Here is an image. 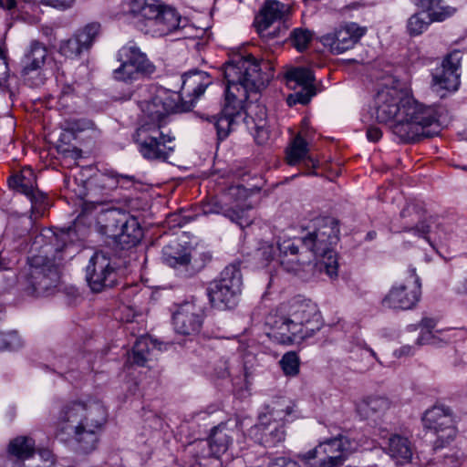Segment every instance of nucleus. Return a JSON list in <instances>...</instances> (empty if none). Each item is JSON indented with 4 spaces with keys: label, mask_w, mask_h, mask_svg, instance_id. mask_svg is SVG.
I'll return each instance as SVG.
<instances>
[{
    "label": "nucleus",
    "mask_w": 467,
    "mask_h": 467,
    "mask_svg": "<svg viewBox=\"0 0 467 467\" xmlns=\"http://www.w3.org/2000/svg\"><path fill=\"white\" fill-rule=\"evenodd\" d=\"M271 66L252 55L237 56L224 64L225 101L218 116L208 120L216 130L218 140H223L234 130L243 115L244 102L249 93H257L270 80Z\"/></svg>",
    "instance_id": "f257e3e1"
},
{
    "label": "nucleus",
    "mask_w": 467,
    "mask_h": 467,
    "mask_svg": "<svg viewBox=\"0 0 467 467\" xmlns=\"http://www.w3.org/2000/svg\"><path fill=\"white\" fill-rule=\"evenodd\" d=\"M370 114L377 122L389 124L392 133L403 142L430 136L425 129L438 126L434 108L420 103L394 85L385 84L378 90Z\"/></svg>",
    "instance_id": "f03ea898"
},
{
    "label": "nucleus",
    "mask_w": 467,
    "mask_h": 467,
    "mask_svg": "<svg viewBox=\"0 0 467 467\" xmlns=\"http://www.w3.org/2000/svg\"><path fill=\"white\" fill-rule=\"evenodd\" d=\"M338 240L334 221H326L304 237L288 238L277 243L278 262L289 273L299 274L319 257L316 266L329 277L337 276V258L332 245Z\"/></svg>",
    "instance_id": "7ed1b4c3"
},
{
    "label": "nucleus",
    "mask_w": 467,
    "mask_h": 467,
    "mask_svg": "<svg viewBox=\"0 0 467 467\" xmlns=\"http://www.w3.org/2000/svg\"><path fill=\"white\" fill-rule=\"evenodd\" d=\"M106 419V410L99 403L70 402L61 409L57 427L59 432L73 437L77 451L89 453L98 446Z\"/></svg>",
    "instance_id": "20e7f679"
},
{
    "label": "nucleus",
    "mask_w": 467,
    "mask_h": 467,
    "mask_svg": "<svg viewBox=\"0 0 467 467\" xmlns=\"http://www.w3.org/2000/svg\"><path fill=\"white\" fill-rule=\"evenodd\" d=\"M265 325L271 337L282 344H293L312 337L321 327L320 314L311 301L283 305L268 314Z\"/></svg>",
    "instance_id": "39448f33"
},
{
    "label": "nucleus",
    "mask_w": 467,
    "mask_h": 467,
    "mask_svg": "<svg viewBox=\"0 0 467 467\" xmlns=\"http://www.w3.org/2000/svg\"><path fill=\"white\" fill-rule=\"evenodd\" d=\"M123 12L145 20L147 32L153 36H164L185 26L186 19L172 6L161 0H129Z\"/></svg>",
    "instance_id": "423d86ee"
},
{
    "label": "nucleus",
    "mask_w": 467,
    "mask_h": 467,
    "mask_svg": "<svg viewBox=\"0 0 467 467\" xmlns=\"http://www.w3.org/2000/svg\"><path fill=\"white\" fill-rule=\"evenodd\" d=\"M64 247L65 245L56 247L57 255L51 258L48 254L53 248L45 245L40 254L28 258L27 266L20 274V280L28 293L37 296H44L57 286L59 281L57 261L63 259L60 254Z\"/></svg>",
    "instance_id": "0eeeda50"
},
{
    "label": "nucleus",
    "mask_w": 467,
    "mask_h": 467,
    "mask_svg": "<svg viewBox=\"0 0 467 467\" xmlns=\"http://www.w3.org/2000/svg\"><path fill=\"white\" fill-rule=\"evenodd\" d=\"M292 412L293 406L290 400L284 398L272 400L259 414L258 422L251 429V434L263 446L275 447L285 441V421Z\"/></svg>",
    "instance_id": "6e6552de"
},
{
    "label": "nucleus",
    "mask_w": 467,
    "mask_h": 467,
    "mask_svg": "<svg viewBox=\"0 0 467 467\" xmlns=\"http://www.w3.org/2000/svg\"><path fill=\"white\" fill-rule=\"evenodd\" d=\"M358 448V442L345 435L327 439L301 455L309 467H340Z\"/></svg>",
    "instance_id": "1a4fd4ad"
},
{
    "label": "nucleus",
    "mask_w": 467,
    "mask_h": 467,
    "mask_svg": "<svg viewBox=\"0 0 467 467\" xmlns=\"http://www.w3.org/2000/svg\"><path fill=\"white\" fill-rule=\"evenodd\" d=\"M181 100L182 96L177 91L161 87L152 88L150 99L140 102L144 115L143 123L149 122L161 127L169 114L186 110V107L181 104Z\"/></svg>",
    "instance_id": "9d476101"
},
{
    "label": "nucleus",
    "mask_w": 467,
    "mask_h": 467,
    "mask_svg": "<svg viewBox=\"0 0 467 467\" xmlns=\"http://www.w3.org/2000/svg\"><path fill=\"white\" fill-rule=\"evenodd\" d=\"M117 59L120 65L113 70V78L119 81L132 82L141 76H150L156 70L146 54L132 43H129L119 50Z\"/></svg>",
    "instance_id": "9b49d317"
},
{
    "label": "nucleus",
    "mask_w": 467,
    "mask_h": 467,
    "mask_svg": "<svg viewBox=\"0 0 467 467\" xmlns=\"http://www.w3.org/2000/svg\"><path fill=\"white\" fill-rule=\"evenodd\" d=\"M160 125L143 123L134 135L141 155L148 160L166 161L173 151V147L168 145L172 138L164 135Z\"/></svg>",
    "instance_id": "f8f14e48"
},
{
    "label": "nucleus",
    "mask_w": 467,
    "mask_h": 467,
    "mask_svg": "<svg viewBox=\"0 0 467 467\" xmlns=\"http://www.w3.org/2000/svg\"><path fill=\"white\" fill-rule=\"evenodd\" d=\"M242 274L236 265L226 266L218 280L210 284L208 295L214 307L231 308L241 293Z\"/></svg>",
    "instance_id": "ddd939ff"
},
{
    "label": "nucleus",
    "mask_w": 467,
    "mask_h": 467,
    "mask_svg": "<svg viewBox=\"0 0 467 467\" xmlns=\"http://www.w3.org/2000/svg\"><path fill=\"white\" fill-rule=\"evenodd\" d=\"M405 283L395 285L383 299V304L395 309H410L420 300V282L415 268L406 272Z\"/></svg>",
    "instance_id": "4468645a"
},
{
    "label": "nucleus",
    "mask_w": 467,
    "mask_h": 467,
    "mask_svg": "<svg viewBox=\"0 0 467 467\" xmlns=\"http://www.w3.org/2000/svg\"><path fill=\"white\" fill-rule=\"evenodd\" d=\"M125 182H133L134 177L130 175L116 174L112 171L96 174L87 182V187L88 189V194L91 198L100 195V199L90 200L85 202L83 204V213H88L97 205L103 204L107 202L109 193L116 189L119 183Z\"/></svg>",
    "instance_id": "2eb2a0df"
},
{
    "label": "nucleus",
    "mask_w": 467,
    "mask_h": 467,
    "mask_svg": "<svg viewBox=\"0 0 467 467\" xmlns=\"http://www.w3.org/2000/svg\"><path fill=\"white\" fill-rule=\"evenodd\" d=\"M86 279L93 292H101L117 284L118 275L110 259L104 253L97 252L86 268Z\"/></svg>",
    "instance_id": "dca6fc26"
},
{
    "label": "nucleus",
    "mask_w": 467,
    "mask_h": 467,
    "mask_svg": "<svg viewBox=\"0 0 467 467\" xmlns=\"http://www.w3.org/2000/svg\"><path fill=\"white\" fill-rule=\"evenodd\" d=\"M462 54L453 50L443 59L441 66L432 72L431 87L434 91H455L460 86V67Z\"/></svg>",
    "instance_id": "f3484780"
},
{
    "label": "nucleus",
    "mask_w": 467,
    "mask_h": 467,
    "mask_svg": "<svg viewBox=\"0 0 467 467\" xmlns=\"http://www.w3.org/2000/svg\"><path fill=\"white\" fill-rule=\"evenodd\" d=\"M285 78L290 88H299L294 94L287 97L289 106L296 103L307 104L311 98L316 95V88L314 86L315 77L313 72L305 67L293 68L286 72Z\"/></svg>",
    "instance_id": "a211bd4d"
},
{
    "label": "nucleus",
    "mask_w": 467,
    "mask_h": 467,
    "mask_svg": "<svg viewBox=\"0 0 467 467\" xmlns=\"http://www.w3.org/2000/svg\"><path fill=\"white\" fill-rule=\"evenodd\" d=\"M203 316L195 304L185 302L177 306L172 314V325L176 333L182 336H195L202 327Z\"/></svg>",
    "instance_id": "6ab92c4d"
},
{
    "label": "nucleus",
    "mask_w": 467,
    "mask_h": 467,
    "mask_svg": "<svg viewBox=\"0 0 467 467\" xmlns=\"http://www.w3.org/2000/svg\"><path fill=\"white\" fill-rule=\"evenodd\" d=\"M306 126V121H303V127L301 130L296 135V137L292 140L285 150V162L290 166H295L304 162L306 171L302 174L306 175H315L314 171L318 166V161L313 159L309 155V149L306 140L309 139L308 130L305 128Z\"/></svg>",
    "instance_id": "aec40b11"
},
{
    "label": "nucleus",
    "mask_w": 467,
    "mask_h": 467,
    "mask_svg": "<svg viewBox=\"0 0 467 467\" xmlns=\"http://www.w3.org/2000/svg\"><path fill=\"white\" fill-rule=\"evenodd\" d=\"M100 31L99 23H90L78 30L70 38L62 41L59 46V53L70 59L79 57L84 52H88Z\"/></svg>",
    "instance_id": "412c9836"
},
{
    "label": "nucleus",
    "mask_w": 467,
    "mask_h": 467,
    "mask_svg": "<svg viewBox=\"0 0 467 467\" xmlns=\"http://www.w3.org/2000/svg\"><path fill=\"white\" fill-rule=\"evenodd\" d=\"M365 33V27L356 23H349L333 33L323 36L321 41L324 46L330 48L332 53L341 54L352 48Z\"/></svg>",
    "instance_id": "4be33fe9"
},
{
    "label": "nucleus",
    "mask_w": 467,
    "mask_h": 467,
    "mask_svg": "<svg viewBox=\"0 0 467 467\" xmlns=\"http://www.w3.org/2000/svg\"><path fill=\"white\" fill-rule=\"evenodd\" d=\"M425 428L433 431L441 445L450 442L456 435L450 411L442 407H433L426 411L423 419Z\"/></svg>",
    "instance_id": "5701e85b"
},
{
    "label": "nucleus",
    "mask_w": 467,
    "mask_h": 467,
    "mask_svg": "<svg viewBox=\"0 0 467 467\" xmlns=\"http://www.w3.org/2000/svg\"><path fill=\"white\" fill-rule=\"evenodd\" d=\"M286 5L276 0H267L261 7L258 15L255 16L254 25L258 33L263 37H275L280 29L269 31L270 27L276 22L283 19Z\"/></svg>",
    "instance_id": "b1692460"
},
{
    "label": "nucleus",
    "mask_w": 467,
    "mask_h": 467,
    "mask_svg": "<svg viewBox=\"0 0 467 467\" xmlns=\"http://www.w3.org/2000/svg\"><path fill=\"white\" fill-rule=\"evenodd\" d=\"M181 104L190 109L192 103L203 94L206 88L212 83L210 76L203 71L194 70L182 76Z\"/></svg>",
    "instance_id": "393cba45"
},
{
    "label": "nucleus",
    "mask_w": 467,
    "mask_h": 467,
    "mask_svg": "<svg viewBox=\"0 0 467 467\" xmlns=\"http://www.w3.org/2000/svg\"><path fill=\"white\" fill-rule=\"evenodd\" d=\"M238 432L236 427L231 426L228 422H222L212 429L209 436V447L214 457L219 458L231 448L234 438Z\"/></svg>",
    "instance_id": "a878e982"
},
{
    "label": "nucleus",
    "mask_w": 467,
    "mask_h": 467,
    "mask_svg": "<svg viewBox=\"0 0 467 467\" xmlns=\"http://www.w3.org/2000/svg\"><path fill=\"white\" fill-rule=\"evenodd\" d=\"M60 83V92L57 96V108L65 113L76 112L78 102L81 100L84 88L78 81H63L57 78Z\"/></svg>",
    "instance_id": "bb28decb"
},
{
    "label": "nucleus",
    "mask_w": 467,
    "mask_h": 467,
    "mask_svg": "<svg viewBox=\"0 0 467 467\" xmlns=\"http://www.w3.org/2000/svg\"><path fill=\"white\" fill-rule=\"evenodd\" d=\"M245 122L250 130H254L258 144H265L269 139V128L266 121L265 108L261 105H248Z\"/></svg>",
    "instance_id": "cd10ccee"
},
{
    "label": "nucleus",
    "mask_w": 467,
    "mask_h": 467,
    "mask_svg": "<svg viewBox=\"0 0 467 467\" xmlns=\"http://www.w3.org/2000/svg\"><path fill=\"white\" fill-rule=\"evenodd\" d=\"M400 218L406 220L400 232H412L415 235L422 237L431 243L428 234L432 231L434 221L432 218L427 221L416 223L419 219L415 206H406L400 212Z\"/></svg>",
    "instance_id": "c85d7f7f"
},
{
    "label": "nucleus",
    "mask_w": 467,
    "mask_h": 467,
    "mask_svg": "<svg viewBox=\"0 0 467 467\" xmlns=\"http://www.w3.org/2000/svg\"><path fill=\"white\" fill-rule=\"evenodd\" d=\"M391 404L385 396L371 395L357 403V411L365 419H377L382 417L391 408Z\"/></svg>",
    "instance_id": "c756f323"
},
{
    "label": "nucleus",
    "mask_w": 467,
    "mask_h": 467,
    "mask_svg": "<svg viewBox=\"0 0 467 467\" xmlns=\"http://www.w3.org/2000/svg\"><path fill=\"white\" fill-rule=\"evenodd\" d=\"M161 258L164 264L179 270L187 271L191 264V254L188 249L177 242L163 247Z\"/></svg>",
    "instance_id": "7c9ffc66"
},
{
    "label": "nucleus",
    "mask_w": 467,
    "mask_h": 467,
    "mask_svg": "<svg viewBox=\"0 0 467 467\" xmlns=\"http://www.w3.org/2000/svg\"><path fill=\"white\" fill-rule=\"evenodd\" d=\"M47 56V47L38 41H33L21 61L22 75L26 76L40 69L46 61Z\"/></svg>",
    "instance_id": "2f4dec72"
},
{
    "label": "nucleus",
    "mask_w": 467,
    "mask_h": 467,
    "mask_svg": "<svg viewBox=\"0 0 467 467\" xmlns=\"http://www.w3.org/2000/svg\"><path fill=\"white\" fill-rule=\"evenodd\" d=\"M8 185L11 189L26 196L32 194L36 189V174L31 168L25 167L8 179Z\"/></svg>",
    "instance_id": "473e14b6"
},
{
    "label": "nucleus",
    "mask_w": 467,
    "mask_h": 467,
    "mask_svg": "<svg viewBox=\"0 0 467 467\" xmlns=\"http://www.w3.org/2000/svg\"><path fill=\"white\" fill-rule=\"evenodd\" d=\"M388 452L399 463L409 462L412 457L410 441L400 435H393L389 440Z\"/></svg>",
    "instance_id": "72a5a7b5"
},
{
    "label": "nucleus",
    "mask_w": 467,
    "mask_h": 467,
    "mask_svg": "<svg viewBox=\"0 0 467 467\" xmlns=\"http://www.w3.org/2000/svg\"><path fill=\"white\" fill-rule=\"evenodd\" d=\"M116 237L120 244L127 247L135 246L142 237V230L135 218H130L121 223L120 232Z\"/></svg>",
    "instance_id": "f704fd0d"
},
{
    "label": "nucleus",
    "mask_w": 467,
    "mask_h": 467,
    "mask_svg": "<svg viewBox=\"0 0 467 467\" xmlns=\"http://www.w3.org/2000/svg\"><path fill=\"white\" fill-rule=\"evenodd\" d=\"M36 442L29 436H18L9 441L7 451L16 460L25 461L35 453Z\"/></svg>",
    "instance_id": "c9c22d12"
},
{
    "label": "nucleus",
    "mask_w": 467,
    "mask_h": 467,
    "mask_svg": "<svg viewBox=\"0 0 467 467\" xmlns=\"http://www.w3.org/2000/svg\"><path fill=\"white\" fill-rule=\"evenodd\" d=\"M213 212H222L225 217L229 218L232 222L238 224L241 228L249 226L254 219L253 208L250 204H238L235 207H231L227 209L221 208L220 210H213Z\"/></svg>",
    "instance_id": "e433bc0d"
},
{
    "label": "nucleus",
    "mask_w": 467,
    "mask_h": 467,
    "mask_svg": "<svg viewBox=\"0 0 467 467\" xmlns=\"http://www.w3.org/2000/svg\"><path fill=\"white\" fill-rule=\"evenodd\" d=\"M156 348V342L150 337H142L137 339L132 349V362L138 366H145Z\"/></svg>",
    "instance_id": "4c0bfd02"
},
{
    "label": "nucleus",
    "mask_w": 467,
    "mask_h": 467,
    "mask_svg": "<svg viewBox=\"0 0 467 467\" xmlns=\"http://www.w3.org/2000/svg\"><path fill=\"white\" fill-rule=\"evenodd\" d=\"M412 2L422 10L431 12V16L438 21H443L454 11L451 7L441 5V0H412Z\"/></svg>",
    "instance_id": "58836bf2"
},
{
    "label": "nucleus",
    "mask_w": 467,
    "mask_h": 467,
    "mask_svg": "<svg viewBox=\"0 0 467 467\" xmlns=\"http://www.w3.org/2000/svg\"><path fill=\"white\" fill-rule=\"evenodd\" d=\"M433 21L437 20L431 16V12L423 10V12L417 13L409 18L407 24L408 32L410 36L420 35Z\"/></svg>",
    "instance_id": "ea45409f"
},
{
    "label": "nucleus",
    "mask_w": 467,
    "mask_h": 467,
    "mask_svg": "<svg viewBox=\"0 0 467 467\" xmlns=\"http://www.w3.org/2000/svg\"><path fill=\"white\" fill-rule=\"evenodd\" d=\"M437 325V320L432 317H424L420 321V327L422 329H426L427 332L423 333L421 337L418 339V342L421 344V341L424 343L433 344L435 338H439V335H442L445 332H449L451 329H444V330H434Z\"/></svg>",
    "instance_id": "a19ab883"
},
{
    "label": "nucleus",
    "mask_w": 467,
    "mask_h": 467,
    "mask_svg": "<svg viewBox=\"0 0 467 467\" xmlns=\"http://www.w3.org/2000/svg\"><path fill=\"white\" fill-rule=\"evenodd\" d=\"M280 366L286 376L295 377L299 372V358L296 352L285 353L279 361Z\"/></svg>",
    "instance_id": "79ce46f5"
},
{
    "label": "nucleus",
    "mask_w": 467,
    "mask_h": 467,
    "mask_svg": "<svg viewBox=\"0 0 467 467\" xmlns=\"http://www.w3.org/2000/svg\"><path fill=\"white\" fill-rule=\"evenodd\" d=\"M312 37V33L307 29L296 28L291 33V42L298 51L305 50Z\"/></svg>",
    "instance_id": "37998d69"
},
{
    "label": "nucleus",
    "mask_w": 467,
    "mask_h": 467,
    "mask_svg": "<svg viewBox=\"0 0 467 467\" xmlns=\"http://www.w3.org/2000/svg\"><path fill=\"white\" fill-rule=\"evenodd\" d=\"M32 203V213L36 218L37 216L43 215L47 205V198L43 193L37 191V188L32 192V194L26 195Z\"/></svg>",
    "instance_id": "c03bdc74"
},
{
    "label": "nucleus",
    "mask_w": 467,
    "mask_h": 467,
    "mask_svg": "<svg viewBox=\"0 0 467 467\" xmlns=\"http://www.w3.org/2000/svg\"><path fill=\"white\" fill-rule=\"evenodd\" d=\"M9 77L6 49L0 47V85L5 83Z\"/></svg>",
    "instance_id": "a18cd8bd"
},
{
    "label": "nucleus",
    "mask_w": 467,
    "mask_h": 467,
    "mask_svg": "<svg viewBox=\"0 0 467 467\" xmlns=\"http://www.w3.org/2000/svg\"><path fill=\"white\" fill-rule=\"evenodd\" d=\"M268 467H300V465L290 458L278 457L274 459Z\"/></svg>",
    "instance_id": "49530a36"
},
{
    "label": "nucleus",
    "mask_w": 467,
    "mask_h": 467,
    "mask_svg": "<svg viewBox=\"0 0 467 467\" xmlns=\"http://www.w3.org/2000/svg\"><path fill=\"white\" fill-rule=\"evenodd\" d=\"M258 253L259 254L264 258V260L266 262V263H269L271 262L274 257H275V249L274 247V245L272 244H263L259 250H258Z\"/></svg>",
    "instance_id": "de8ad7c7"
},
{
    "label": "nucleus",
    "mask_w": 467,
    "mask_h": 467,
    "mask_svg": "<svg viewBox=\"0 0 467 467\" xmlns=\"http://www.w3.org/2000/svg\"><path fill=\"white\" fill-rule=\"evenodd\" d=\"M65 160L70 159L76 161L81 158V150L76 147H67L59 150Z\"/></svg>",
    "instance_id": "09e8293b"
},
{
    "label": "nucleus",
    "mask_w": 467,
    "mask_h": 467,
    "mask_svg": "<svg viewBox=\"0 0 467 467\" xmlns=\"http://www.w3.org/2000/svg\"><path fill=\"white\" fill-rule=\"evenodd\" d=\"M382 137V131L379 128L370 126L367 130V138L371 142H377Z\"/></svg>",
    "instance_id": "8fccbe9b"
},
{
    "label": "nucleus",
    "mask_w": 467,
    "mask_h": 467,
    "mask_svg": "<svg viewBox=\"0 0 467 467\" xmlns=\"http://www.w3.org/2000/svg\"><path fill=\"white\" fill-rule=\"evenodd\" d=\"M45 4L54 7H68L73 0H42Z\"/></svg>",
    "instance_id": "3c124183"
},
{
    "label": "nucleus",
    "mask_w": 467,
    "mask_h": 467,
    "mask_svg": "<svg viewBox=\"0 0 467 467\" xmlns=\"http://www.w3.org/2000/svg\"><path fill=\"white\" fill-rule=\"evenodd\" d=\"M413 354V349L410 346H403L399 350L395 351L397 357L410 356Z\"/></svg>",
    "instance_id": "603ef678"
},
{
    "label": "nucleus",
    "mask_w": 467,
    "mask_h": 467,
    "mask_svg": "<svg viewBox=\"0 0 467 467\" xmlns=\"http://www.w3.org/2000/svg\"><path fill=\"white\" fill-rule=\"evenodd\" d=\"M16 6V0H0V8L12 10Z\"/></svg>",
    "instance_id": "864d4df0"
},
{
    "label": "nucleus",
    "mask_w": 467,
    "mask_h": 467,
    "mask_svg": "<svg viewBox=\"0 0 467 467\" xmlns=\"http://www.w3.org/2000/svg\"><path fill=\"white\" fill-rule=\"evenodd\" d=\"M7 348V341L5 338V335L0 332V350H3Z\"/></svg>",
    "instance_id": "5fc2aeb1"
},
{
    "label": "nucleus",
    "mask_w": 467,
    "mask_h": 467,
    "mask_svg": "<svg viewBox=\"0 0 467 467\" xmlns=\"http://www.w3.org/2000/svg\"><path fill=\"white\" fill-rule=\"evenodd\" d=\"M226 363L227 361H223V364H224V368H222L219 372H218V376L221 377V378H224L226 377L227 375H229V368L228 367L226 366Z\"/></svg>",
    "instance_id": "6e6d98bb"
},
{
    "label": "nucleus",
    "mask_w": 467,
    "mask_h": 467,
    "mask_svg": "<svg viewBox=\"0 0 467 467\" xmlns=\"http://www.w3.org/2000/svg\"><path fill=\"white\" fill-rule=\"evenodd\" d=\"M365 348L371 354L372 357H374L375 358H377V355L376 353L369 348L368 347H365Z\"/></svg>",
    "instance_id": "4d7b16f0"
},
{
    "label": "nucleus",
    "mask_w": 467,
    "mask_h": 467,
    "mask_svg": "<svg viewBox=\"0 0 467 467\" xmlns=\"http://www.w3.org/2000/svg\"><path fill=\"white\" fill-rule=\"evenodd\" d=\"M462 289L464 292H467V280H465L463 283H462Z\"/></svg>",
    "instance_id": "13d9d810"
},
{
    "label": "nucleus",
    "mask_w": 467,
    "mask_h": 467,
    "mask_svg": "<svg viewBox=\"0 0 467 467\" xmlns=\"http://www.w3.org/2000/svg\"><path fill=\"white\" fill-rule=\"evenodd\" d=\"M444 341H449L451 338L450 337L445 336L443 338H441Z\"/></svg>",
    "instance_id": "bf43d9fd"
},
{
    "label": "nucleus",
    "mask_w": 467,
    "mask_h": 467,
    "mask_svg": "<svg viewBox=\"0 0 467 467\" xmlns=\"http://www.w3.org/2000/svg\"><path fill=\"white\" fill-rule=\"evenodd\" d=\"M4 267H5V266H4V264H3V262L0 260V270L4 269Z\"/></svg>",
    "instance_id": "052dcab7"
}]
</instances>
